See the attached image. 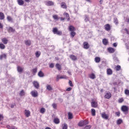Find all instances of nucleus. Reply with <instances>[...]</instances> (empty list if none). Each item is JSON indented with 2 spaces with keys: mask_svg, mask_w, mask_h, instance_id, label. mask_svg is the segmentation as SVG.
Returning <instances> with one entry per match:
<instances>
[{
  "mask_svg": "<svg viewBox=\"0 0 129 129\" xmlns=\"http://www.w3.org/2000/svg\"><path fill=\"white\" fill-rule=\"evenodd\" d=\"M121 109L124 114H127V113H128V107L127 106H122Z\"/></svg>",
  "mask_w": 129,
  "mask_h": 129,
  "instance_id": "f257e3e1",
  "label": "nucleus"
},
{
  "mask_svg": "<svg viewBox=\"0 0 129 129\" xmlns=\"http://www.w3.org/2000/svg\"><path fill=\"white\" fill-rule=\"evenodd\" d=\"M88 124V121L87 120H81L78 123L79 126H84V125H87Z\"/></svg>",
  "mask_w": 129,
  "mask_h": 129,
  "instance_id": "f03ea898",
  "label": "nucleus"
},
{
  "mask_svg": "<svg viewBox=\"0 0 129 129\" xmlns=\"http://www.w3.org/2000/svg\"><path fill=\"white\" fill-rule=\"evenodd\" d=\"M92 107L96 108L98 106L97 102H96L94 100H92L91 102Z\"/></svg>",
  "mask_w": 129,
  "mask_h": 129,
  "instance_id": "7ed1b4c3",
  "label": "nucleus"
},
{
  "mask_svg": "<svg viewBox=\"0 0 129 129\" xmlns=\"http://www.w3.org/2000/svg\"><path fill=\"white\" fill-rule=\"evenodd\" d=\"M31 94L33 97H38V92L36 90L31 91Z\"/></svg>",
  "mask_w": 129,
  "mask_h": 129,
  "instance_id": "20e7f679",
  "label": "nucleus"
},
{
  "mask_svg": "<svg viewBox=\"0 0 129 129\" xmlns=\"http://www.w3.org/2000/svg\"><path fill=\"white\" fill-rule=\"evenodd\" d=\"M24 113L26 117H29V116L31 115V112H30V110H27V109L25 110Z\"/></svg>",
  "mask_w": 129,
  "mask_h": 129,
  "instance_id": "39448f33",
  "label": "nucleus"
},
{
  "mask_svg": "<svg viewBox=\"0 0 129 129\" xmlns=\"http://www.w3.org/2000/svg\"><path fill=\"white\" fill-rule=\"evenodd\" d=\"M33 85L36 89H39V87H40V85H39V83L37 81L33 82Z\"/></svg>",
  "mask_w": 129,
  "mask_h": 129,
  "instance_id": "423d86ee",
  "label": "nucleus"
},
{
  "mask_svg": "<svg viewBox=\"0 0 129 129\" xmlns=\"http://www.w3.org/2000/svg\"><path fill=\"white\" fill-rule=\"evenodd\" d=\"M101 116L102 118H104V119H108V115H107V114L105 112L101 114Z\"/></svg>",
  "mask_w": 129,
  "mask_h": 129,
  "instance_id": "0eeeda50",
  "label": "nucleus"
},
{
  "mask_svg": "<svg viewBox=\"0 0 129 129\" xmlns=\"http://www.w3.org/2000/svg\"><path fill=\"white\" fill-rule=\"evenodd\" d=\"M66 79V76H60L59 75L57 76L56 81H59V79Z\"/></svg>",
  "mask_w": 129,
  "mask_h": 129,
  "instance_id": "6e6552de",
  "label": "nucleus"
},
{
  "mask_svg": "<svg viewBox=\"0 0 129 129\" xmlns=\"http://www.w3.org/2000/svg\"><path fill=\"white\" fill-rule=\"evenodd\" d=\"M70 58L72 59L73 61H76V60H77V57L73 54H71Z\"/></svg>",
  "mask_w": 129,
  "mask_h": 129,
  "instance_id": "1a4fd4ad",
  "label": "nucleus"
},
{
  "mask_svg": "<svg viewBox=\"0 0 129 129\" xmlns=\"http://www.w3.org/2000/svg\"><path fill=\"white\" fill-rule=\"evenodd\" d=\"M105 98H106V99H109L110 97H111V93H107L105 96H104Z\"/></svg>",
  "mask_w": 129,
  "mask_h": 129,
  "instance_id": "9d476101",
  "label": "nucleus"
},
{
  "mask_svg": "<svg viewBox=\"0 0 129 129\" xmlns=\"http://www.w3.org/2000/svg\"><path fill=\"white\" fill-rule=\"evenodd\" d=\"M102 43L105 46H106L108 44V40L107 39H106V38H104L102 40Z\"/></svg>",
  "mask_w": 129,
  "mask_h": 129,
  "instance_id": "9b49d317",
  "label": "nucleus"
},
{
  "mask_svg": "<svg viewBox=\"0 0 129 129\" xmlns=\"http://www.w3.org/2000/svg\"><path fill=\"white\" fill-rule=\"evenodd\" d=\"M16 30L13 27H10L9 29H8V33H13L14 32H15Z\"/></svg>",
  "mask_w": 129,
  "mask_h": 129,
  "instance_id": "f8f14e48",
  "label": "nucleus"
},
{
  "mask_svg": "<svg viewBox=\"0 0 129 129\" xmlns=\"http://www.w3.org/2000/svg\"><path fill=\"white\" fill-rule=\"evenodd\" d=\"M83 45L84 49H88L89 48V45L87 42H84Z\"/></svg>",
  "mask_w": 129,
  "mask_h": 129,
  "instance_id": "ddd939ff",
  "label": "nucleus"
},
{
  "mask_svg": "<svg viewBox=\"0 0 129 129\" xmlns=\"http://www.w3.org/2000/svg\"><path fill=\"white\" fill-rule=\"evenodd\" d=\"M69 30L70 32H74L75 31V27L72 25L69 26Z\"/></svg>",
  "mask_w": 129,
  "mask_h": 129,
  "instance_id": "4468645a",
  "label": "nucleus"
},
{
  "mask_svg": "<svg viewBox=\"0 0 129 129\" xmlns=\"http://www.w3.org/2000/svg\"><path fill=\"white\" fill-rule=\"evenodd\" d=\"M46 89L47 90H48V91H51V90H53V87H52L50 85H47Z\"/></svg>",
  "mask_w": 129,
  "mask_h": 129,
  "instance_id": "2eb2a0df",
  "label": "nucleus"
},
{
  "mask_svg": "<svg viewBox=\"0 0 129 129\" xmlns=\"http://www.w3.org/2000/svg\"><path fill=\"white\" fill-rule=\"evenodd\" d=\"M106 31H110V25L106 24L104 26Z\"/></svg>",
  "mask_w": 129,
  "mask_h": 129,
  "instance_id": "dca6fc26",
  "label": "nucleus"
},
{
  "mask_svg": "<svg viewBox=\"0 0 129 129\" xmlns=\"http://www.w3.org/2000/svg\"><path fill=\"white\" fill-rule=\"evenodd\" d=\"M46 5V6H48V7H51V6H53L54 5V2H53L52 1H48Z\"/></svg>",
  "mask_w": 129,
  "mask_h": 129,
  "instance_id": "f3484780",
  "label": "nucleus"
},
{
  "mask_svg": "<svg viewBox=\"0 0 129 129\" xmlns=\"http://www.w3.org/2000/svg\"><path fill=\"white\" fill-rule=\"evenodd\" d=\"M35 56L36 58H39L40 56H41V51H37L35 52Z\"/></svg>",
  "mask_w": 129,
  "mask_h": 129,
  "instance_id": "a211bd4d",
  "label": "nucleus"
},
{
  "mask_svg": "<svg viewBox=\"0 0 129 129\" xmlns=\"http://www.w3.org/2000/svg\"><path fill=\"white\" fill-rule=\"evenodd\" d=\"M107 75H111L112 74V70L110 69H108L107 70Z\"/></svg>",
  "mask_w": 129,
  "mask_h": 129,
  "instance_id": "6ab92c4d",
  "label": "nucleus"
},
{
  "mask_svg": "<svg viewBox=\"0 0 129 129\" xmlns=\"http://www.w3.org/2000/svg\"><path fill=\"white\" fill-rule=\"evenodd\" d=\"M61 8H62V9H67V6L66 5V4L64 2L61 3Z\"/></svg>",
  "mask_w": 129,
  "mask_h": 129,
  "instance_id": "aec40b11",
  "label": "nucleus"
},
{
  "mask_svg": "<svg viewBox=\"0 0 129 129\" xmlns=\"http://www.w3.org/2000/svg\"><path fill=\"white\" fill-rule=\"evenodd\" d=\"M53 122H54V123L58 124V123H60V120L58 118H55L53 120Z\"/></svg>",
  "mask_w": 129,
  "mask_h": 129,
  "instance_id": "412c9836",
  "label": "nucleus"
},
{
  "mask_svg": "<svg viewBox=\"0 0 129 129\" xmlns=\"http://www.w3.org/2000/svg\"><path fill=\"white\" fill-rule=\"evenodd\" d=\"M17 3L19 6H23L24 5V1L23 0H17Z\"/></svg>",
  "mask_w": 129,
  "mask_h": 129,
  "instance_id": "4be33fe9",
  "label": "nucleus"
},
{
  "mask_svg": "<svg viewBox=\"0 0 129 129\" xmlns=\"http://www.w3.org/2000/svg\"><path fill=\"white\" fill-rule=\"evenodd\" d=\"M0 20H5V14L3 12H0Z\"/></svg>",
  "mask_w": 129,
  "mask_h": 129,
  "instance_id": "5701e85b",
  "label": "nucleus"
},
{
  "mask_svg": "<svg viewBox=\"0 0 129 129\" xmlns=\"http://www.w3.org/2000/svg\"><path fill=\"white\" fill-rule=\"evenodd\" d=\"M108 51L109 53H114V49L112 47H109L108 48Z\"/></svg>",
  "mask_w": 129,
  "mask_h": 129,
  "instance_id": "b1692460",
  "label": "nucleus"
},
{
  "mask_svg": "<svg viewBox=\"0 0 129 129\" xmlns=\"http://www.w3.org/2000/svg\"><path fill=\"white\" fill-rule=\"evenodd\" d=\"M25 43L27 46H31V40H25Z\"/></svg>",
  "mask_w": 129,
  "mask_h": 129,
  "instance_id": "393cba45",
  "label": "nucleus"
},
{
  "mask_svg": "<svg viewBox=\"0 0 129 129\" xmlns=\"http://www.w3.org/2000/svg\"><path fill=\"white\" fill-rule=\"evenodd\" d=\"M3 58H4L5 59H7V54L4 53L0 55V60H3Z\"/></svg>",
  "mask_w": 129,
  "mask_h": 129,
  "instance_id": "a878e982",
  "label": "nucleus"
},
{
  "mask_svg": "<svg viewBox=\"0 0 129 129\" xmlns=\"http://www.w3.org/2000/svg\"><path fill=\"white\" fill-rule=\"evenodd\" d=\"M95 61L96 62V63H99V62H100V57H96L95 58Z\"/></svg>",
  "mask_w": 129,
  "mask_h": 129,
  "instance_id": "bb28decb",
  "label": "nucleus"
},
{
  "mask_svg": "<svg viewBox=\"0 0 129 129\" xmlns=\"http://www.w3.org/2000/svg\"><path fill=\"white\" fill-rule=\"evenodd\" d=\"M38 75L39 77H44V73L41 71L39 72Z\"/></svg>",
  "mask_w": 129,
  "mask_h": 129,
  "instance_id": "cd10ccee",
  "label": "nucleus"
},
{
  "mask_svg": "<svg viewBox=\"0 0 129 129\" xmlns=\"http://www.w3.org/2000/svg\"><path fill=\"white\" fill-rule=\"evenodd\" d=\"M2 42L4 43V44H8V40L7 38H4L2 39Z\"/></svg>",
  "mask_w": 129,
  "mask_h": 129,
  "instance_id": "c85d7f7f",
  "label": "nucleus"
},
{
  "mask_svg": "<svg viewBox=\"0 0 129 129\" xmlns=\"http://www.w3.org/2000/svg\"><path fill=\"white\" fill-rule=\"evenodd\" d=\"M52 32L53 33V34H56L58 32V29L57 28H53Z\"/></svg>",
  "mask_w": 129,
  "mask_h": 129,
  "instance_id": "c756f323",
  "label": "nucleus"
},
{
  "mask_svg": "<svg viewBox=\"0 0 129 129\" xmlns=\"http://www.w3.org/2000/svg\"><path fill=\"white\" fill-rule=\"evenodd\" d=\"M69 119H72L73 118V115L71 113V112L68 113Z\"/></svg>",
  "mask_w": 129,
  "mask_h": 129,
  "instance_id": "7c9ffc66",
  "label": "nucleus"
},
{
  "mask_svg": "<svg viewBox=\"0 0 129 129\" xmlns=\"http://www.w3.org/2000/svg\"><path fill=\"white\" fill-rule=\"evenodd\" d=\"M63 16L66 18H68L67 21H70V18L69 17V14H68V13H64L63 14Z\"/></svg>",
  "mask_w": 129,
  "mask_h": 129,
  "instance_id": "2f4dec72",
  "label": "nucleus"
},
{
  "mask_svg": "<svg viewBox=\"0 0 129 129\" xmlns=\"http://www.w3.org/2000/svg\"><path fill=\"white\" fill-rule=\"evenodd\" d=\"M7 20L8 22H11V23H13V18L11 16H7Z\"/></svg>",
  "mask_w": 129,
  "mask_h": 129,
  "instance_id": "473e14b6",
  "label": "nucleus"
},
{
  "mask_svg": "<svg viewBox=\"0 0 129 129\" xmlns=\"http://www.w3.org/2000/svg\"><path fill=\"white\" fill-rule=\"evenodd\" d=\"M56 68H57V69H58V70L59 71H60V70H61V66L59 64V63H56Z\"/></svg>",
  "mask_w": 129,
  "mask_h": 129,
  "instance_id": "72a5a7b5",
  "label": "nucleus"
},
{
  "mask_svg": "<svg viewBox=\"0 0 129 129\" xmlns=\"http://www.w3.org/2000/svg\"><path fill=\"white\" fill-rule=\"evenodd\" d=\"M95 112H96L95 109H94V108H92L91 109V113L93 116H95Z\"/></svg>",
  "mask_w": 129,
  "mask_h": 129,
  "instance_id": "f704fd0d",
  "label": "nucleus"
},
{
  "mask_svg": "<svg viewBox=\"0 0 129 129\" xmlns=\"http://www.w3.org/2000/svg\"><path fill=\"white\" fill-rule=\"evenodd\" d=\"M70 35L71 37H72L73 38H74V37L75 36V35H76V33L74 31H71Z\"/></svg>",
  "mask_w": 129,
  "mask_h": 129,
  "instance_id": "c9c22d12",
  "label": "nucleus"
},
{
  "mask_svg": "<svg viewBox=\"0 0 129 129\" xmlns=\"http://www.w3.org/2000/svg\"><path fill=\"white\" fill-rule=\"evenodd\" d=\"M19 95L20 96H24V95H25V92L23 91V90H22L21 91H20V93L19 94Z\"/></svg>",
  "mask_w": 129,
  "mask_h": 129,
  "instance_id": "e433bc0d",
  "label": "nucleus"
},
{
  "mask_svg": "<svg viewBox=\"0 0 129 129\" xmlns=\"http://www.w3.org/2000/svg\"><path fill=\"white\" fill-rule=\"evenodd\" d=\"M89 21V17H88V16L85 15V22H87Z\"/></svg>",
  "mask_w": 129,
  "mask_h": 129,
  "instance_id": "4c0bfd02",
  "label": "nucleus"
},
{
  "mask_svg": "<svg viewBox=\"0 0 129 129\" xmlns=\"http://www.w3.org/2000/svg\"><path fill=\"white\" fill-rule=\"evenodd\" d=\"M17 70L18 72H23V69L21 67H18Z\"/></svg>",
  "mask_w": 129,
  "mask_h": 129,
  "instance_id": "58836bf2",
  "label": "nucleus"
},
{
  "mask_svg": "<svg viewBox=\"0 0 129 129\" xmlns=\"http://www.w3.org/2000/svg\"><path fill=\"white\" fill-rule=\"evenodd\" d=\"M90 78H91V79H95V75H94V74H92L91 75H90Z\"/></svg>",
  "mask_w": 129,
  "mask_h": 129,
  "instance_id": "ea45409f",
  "label": "nucleus"
},
{
  "mask_svg": "<svg viewBox=\"0 0 129 129\" xmlns=\"http://www.w3.org/2000/svg\"><path fill=\"white\" fill-rule=\"evenodd\" d=\"M114 23L115 24V25L118 24V20H117V18H114Z\"/></svg>",
  "mask_w": 129,
  "mask_h": 129,
  "instance_id": "a19ab883",
  "label": "nucleus"
},
{
  "mask_svg": "<svg viewBox=\"0 0 129 129\" xmlns=\"http://www.w3.org/2000/svg\"><path fill=\"white\" fill-rule=\"evenodd\" d=\"M121 122H122V119H118L117 120V124H120L121 123Z\"/></svg>",
  "mask_w": 129,
  "mask_h": 129,
  "instance_id": "79ce46f5",
  "label": "nucleus"
},
{
  "mask_svg": "<svg viewBox=\"0 0 129 129\" xmlns=\"http://www.w3.org/2000/svg\"><path fill=\"white\" fill-rule=\"evenodd\" d=\"M45 111H46V109L44 108H41L40 109L41 113H45Z\"/></svg>",
  "mask_w": 129,
  "mask_h": 129,
  "instance_id": "37998d69",
  "label": "nucleus"
},
{
  "mask_svg": "<svg viewBox=\"0 0 129 129\" xmlns=\"http://www.w3.org/2000/svg\"><path fill=\"white\" fill-rule=\"evenodd\" d=\"M91 128V125H86L83 129H90Z\"/></svg>",
  "mask_w": 129,
  "mask_h": 129,
  "instance_id": "c03bdc74",
  "label": "nucleus"
},
{
  "mask_svg": "<svg viewBox=\"0 0 129 129\" xmlns=\"http://www.w3.org/2000/svg\"><path fill=\"white\" fill-rule=\"evenodd\" d=\"M0 48L1 49H5L6 48V46L4 45L3 43L0 44Z\"/></svg>",
  "mask_w": 129,
  "mask_h": 129,
  "instance_id": "a18cd8bd",
  "label": "nucleus"
},
{
  "mask_svg": "<svg viewBox=\"0 0 129 129\" xmlns=\"http://www.w3.org/2000/svg\"><path fill=\"white\" fill-rule=\"evenodd\" d=\"M120 69H121L120 66L118 65L116 67V71H119V70H120Z\"/></svg>",
  "mask_w": 129,
  "mask_h": 129,
  "instance_id": "49530a36",
  "label": "nucleus"
},
{
  "mask_svg": "<svg viewBox=\"0 0 129 129\" xmlns=\"http://www.w3.org/2000/svg\"><path fill=\"white\" fill-rule=\"evenodd\" d=\"M52 106L54 109H56V108H57V104L53 103Z\"/></svg>",
  "mask_w": 129,
  "mask_h": 129,
  "instance_id": "de8ad7c7",
  "label": "nucleus"
},
{
  "mask_svg": "<svg viewBox=\"0 0 129 129\" xmlns=\"http://www.w3.org/2000/svg\"><path fill=\"white\" fill-rule=\"evenodd\" d=\"M56 35H58V36H62V31H58Z\"/></svg>",
  "mask_w": 129,
  "mask_h": 129,
  "instance_id": "09e8293b",
  "label": "nucleus"
},
{
  "mask_svg": "<svg viewBox=\"0 0 129 129\" xmlns=\"http://www.w3.org/2000/svg\"><path fill=\"white\" fill-rule=\"evenodd\" d=\"M37 68H35L32 70V72L33 74H36V73H37Z\"/></svg>",
  "mask_w": 129,
  "mask_h": 129,
  "instance_id": "8fccbe9b",
  "label": "nucleus"
},
{
  "mask_svg": "<svg viewBox=\"0 0 129 129\" xmlns=\"http://www.w3.org/2000/svg\"><path fill=\"white\" fill-rule=\"evenodd\" d=\"M68 127V126L67 125V124H64L62 127V129H67Z\"/></svg>",
  "mask_w": 129,
  "mask_h": 129,
  "instance_id": "3c124183",
  "label": "nucleus"
},
{
  "mask_svg": "<svg viewBox=\"0 0 129 129\" xmlns=\"http://www.w3.org/2000/svg\"><path fill=\"white\" fill-rule=\"evenodd\" d=\"M118 102H119V103H121L122 102H123V98H120L118 100Z\"/></svg>",
  "mask_w": 129,
  "mask_h": 129,
  "instance_id": "603ef678",
  "label": "nucleus"
},
{
  "mask_svg": "<svg viewBox=\"0 0 129 129\" xmlns=\"http://www.w3.org/2000/svg\"><path fill=\"white\" fill-rule=\"evenodd\" d=\"M69 84L71 87H73V84L72 83V81H69Z\"/></svg>",
  "mask_w": 129,
  "mask_h": 129,
  "instance_id": "864d4df0",
  "label": "nucleus"
},
{
  "mask_svg": "<svg viewBox=\"0 0 129 129\" xmlns=\"http://www.w3.org/2000/svg\"><path fill=\"white\" fill-rule=\"evenodd\" d=\"M53 18L54 20H59V18H58V16L57 15H53Z\"/></svg>",
  "mask_w": 129,
  "mask_h": 129,
  "instance_id": "5fc2aeb1",
  "label": "nucleus"
},
{
  "mask_svg": "<svg viewBox=\"0 0 129 129\" xmlns=\"http://www.w3.org/2000/svg\"><path fill=\"white\" fill-rule=\"evenodd\" d=\"M125 94H126V95H129V90H125Z\"/></svg>",
  "mask_w": 129,
  "mask_h": 129,
  "instance_id": "6e6d98bb",
  "label": "nucleus"
},
{
  "mask_svg": "<svg viewBox=\"0 0 129 129\" xmlns=\"http://www.w3.org/2000/svg\"><path fill=\"white\" fill-rule=\"evenodd\" d=\"M115 114L117 116H119L120 115V112H116Z\"/></svg>",
  "mask_w": 129,
  "mask_h": 129,
  "instance_id": "4d7b16f0",
  "label": "nucleus"
},
{
  "mask_svg": "<svg viewBox=\"0 0 129 129\" xmlns=\"http://www.w3.org/2000/svg\"><path fill=\"white\" fill-rule=\"evenodd\" d=\"M71 90H72V88L69 87L67 89L66 91H71Z\"/></svg>",
  "mask_w": 129,
  "mask_h": 129,
  "instance_id": "13d9d810",
  "label": "nucleus"
},
{
  "mask_svg": "<svg viewBox=\"0 0 129 129\" xmlns=\"http://www.w3.org/2000/svg\"><path fill=\"white\" fill-rule=\"evenodd\" d=\"M50 68H54V64L53 63H51L49 66Z\"/></svg>",
  "mask_w": 129,
  "mask_h": 129,
  "instance_id": "bf43d9fd",
  "label": "nucleus"
},
{
  "mask_svg": "<svg viewBox=\"0 0 129 129\" xmlns=\"http://www.w3.org/2000/svg\"><path fill=\"white\" fill-rule=\"evenodd\" d=\"M124 31L126 32V34H127V35H129V32H128V30H127V29L125 28Z\"/></svg>",
  "mask_w": 129,
  "mask_h": 129,
  "instance_id": "052dcab7",
  "label": "nucleus"
},
{
  "mask_svg": "<svg viewBox=\"0 0 129 129\" xmlns=\"http://www.w3.org/2000/svg\"><path fill=\"white\" fill-rule=\"evenodd\" d=\"M4 119V116H3V115L0 114V121L1 120H2V119Z\"/></svg>",
  "mask_w": 129,
  "mask_h": 129,
  "instance_id": "680f3d73",
  "label": "nucleus"
},
{
  "mask_svg": "<svg viewBox=\"0 0 129 129\" xmlns=\"http://www.w3.org/2000/svg\"><path fill=\"white\" fill-rule=\"evenodd\" d=\"M113 59H114V61H115L116 62L117 61H118V59L117 57H114L113 58Z\"/></svg>",
  "mask_w": 129,
  "mask_h": 129,
  "instance_id": "e2e57ef3",
  "label": "nucleus"
},
{
  "mask_svg": "<svg viewBox=\"0 0 129 129\" xmlns=\"http://www.w3.org/2000/svg\"><path fill=\"white\" fill-rule=\"evenodd\" d=\"M15 105H16V104L15 103L13 104H12L11 106V108H14V107H15Z\"/></svg>",
  "mask_w": 129,
  "mask_h": 129,
  "instance_id": "0e129e2a",
  "label": "nucleus"
},
{
  "mask_svg": "<svg viewBox=\"0 0 129 129\" xmlns=\"http://www.w3.org/2000/svg\"><path fill=\"white\" fill-rule=\"evenodd\" d=\"M113 47H117V44L116 43H114L113 44Z\"/></svg>",
  "mask_w": 129,
  "mask_h": 129,
  "instance_id": "69168bd1",
  "label": "nucleus"
},
{
  "mask_svg": "<svg viewBox=\"0 0 129 129\" xmlns=\"http://www.w3.org/2000/svg\"><path fill=\"white\" fill-rule=\"evenodd\" d=\"M11 129H18V128L15 126H12Z\"/></svg>",
  "mask_w": 129,
  "mask_h": 129,
  "instance_id": "338daca9",
  "label": "nucleus"
},
{
  "mask_svg": "<svg viewBox=\"0 0 129 129\" xmlns=\"http://www.w3.org/2000/svg\"><path fill=\"white\" fill-rule=\"evenodd\" d=\"M7 128H9V129H11V125H7Z\"/></svg>",
  "mask_w": 129,
  "mask_h": 129,
  "instance_id": "774afa93",
  "label": "nucleus"
}]
</instances>
